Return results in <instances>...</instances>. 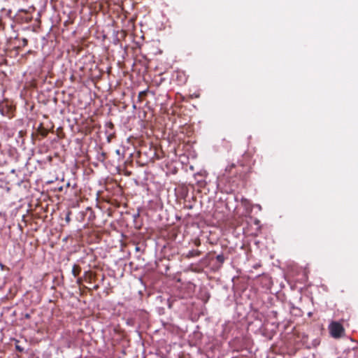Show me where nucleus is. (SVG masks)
Returning <instances> with one entry per match:
<instances>
[{"label":"nucleus","mask_w":358,"mask_h":358,"mask_svg":"<svg viewBox=\"0 0 358 358\" xmlns=\"http://www.w3.org/2000/svg\"><path fill=\"white\" fill-rule=\"evenodd\" d=\"M251 171V156L245 153L236 163H231L225 168L224 176L230 182L238 183L246 180Z\"/></svg>","instance_id":"f257e3e1"},{"label":"nucleus","mask_w":358,"mask_h":358,"mask_svg":"<svg viewBox=\"0 0 358 358\" xmlns=\"http://www.w3.org/2000/svg\"><path fill=\"white\" fill-rule=\"evenodd\" d=\"M329 331L331 337L340 338L345 335V329L342 324L336 321H332L329 325Z\"/></svg>","instance_id":"f03ea898"},{"label":"nucleus","mask_w":358,"mask_h":358,"mask_svg":"<svg viewBox=\"0 0 358 358\" xmlns=\"http://www.w3.org/2000/svg\"><path fill=\"white\" fill-rule=\"evenodd\" d=\"M176 80L178 81L179 85L185 84L187 82V78L182 71L176 72Z\"/></svg>","instance_id":"7ed1b4c3"},{"label":"nucleus","mask_w":358,"mask_h":358,"mask_svg":"<svg viewBox=\"0 0 358 358\" xmlns=\"http://www.w3.org/2000/svg\"><path fill=\"white\" fill-rule=\"evenodd\" d=\"M36 132L38 134L41 135L43 138H45L48 136L49 131L47 129H45L43 127V123H41L36 129Z\"/></svg>","instance_id":"20e7f679"},{"label":"nucleus","mask_w":358,"mask_h":358,"mask_svg":"<svg viewBox=\"0 0 358 358\" xmlns=\"http://www.w3.org/2000/svg\"><path fill=\"white\" fill-rule=\"evenodd\" d=\"M81 272V268L78 264H74L72 268V274L74 277H77Z\"/></svg>","instance_id":"39448f33"},{"label":"nucleus","mask_w":358,"mask_h":358,"mask_svg":"<svg viewBox=\"0 0 358 358\" xmlns=\"http://www.w3.org/2000/svg\"><path fill=\"white\" fill-rule=\"evenodd\" d=\"M201 254V251L199 250H192L189 252L187 257H199Z\"/></svg>","instance_id":"423d86ee"},{"label":"nucleus","mask_w":358,"mask_h":358,"mask_svg":"<svg viewBox=\"0 0 358 358\" xmlns=\"http://www.w3.org/2000/svg\"><path fill=\"white\" fill-rule=\"evenodd\" d=\"M148 90L141 91L139 92L138 96V100L139 102H142L143 98L147 95Z\"/></svg>","instance_id":"0eeeda50"},{"label":"nucleus","mask_w":358,"mask_h":358,"mask_svg":"<svg viewBox=\"0 0 358 358\" xmlns=\"http://www.w3.org/2000/svg\"><path fill=\"white\" fill-rule=\"evenodd\" d=\"M216 260L220 264H222L225 260V257L222 254L218 255L216 257Z\"/></svg>","instance_id":"6e6552de"},{"label":"nucleus","mask_w":358,"mask_h":358,"mask_svg":"<svg viewBox=\"0 0 358 358\" xmlns=\"http://www.w3.org/2000/svg\"><path fill=\"white\" fill-rule=\"evenodd\" d=\"M71 211H69L66 215V218H65V220L67 223H69L70 221H71Z\"/></svg>","instance_id":"1a4fd4ad"},{"label":"nucleus","mask_w":358,"mask_h":358,"mask_svg":"<svg viewBox=\"0 0 358 358\" xmlns=\"http://www.w3.org/2000/svg\"><path fill=\"white\" fill-rule=\"evenodd\" d=\"M85 278H87L89 279V282H90L92 278V274L90 272H85Z\"/></svg>","instance_id":"9d476101"},{"label":"nucleus","mask_w":358,"mask_h":358,"mask_svg":"<svg viewBox=\"0 0 358 358\" xmlns=\"http://www.w3.org/2000/svg\"><path fill=\"white\" fill-rule=\"evenodd\" d=\"M22 45L26 46L28 44V40L25 38H22Z\"/></svg>","instance_id":"9b49d317"},{"label":"nucleus","mask_w":358,"mask_h":358,"mask_svg":"<svg viewBox=\"0 0 358 358\" xmlns=\"http://www.w3.org/2000/svg\"><path fill=\"white\" fill-rule=\"evenodd\" d=\"M194 245L196 246H199L201 245V241L199 238L196 239L194 241Z\"/></svg>","instance_id":"f8f14e48"},{"label":"nucleus","mask_w":358,"mask_h":358,"mask_svg":"<svg viewBox=\"0 0 358 358\" xmlns=\"http://www.w3.org/2000/svg\"><path fill=\"white\" fill-rule=\"evenodd\" d=\"M0 268H1V270H8V268L1 263H0Z\"/></svg>","instance_id":"ddd939ff"},{"label":"nucleus","mask_w":358,"mask_h":358,"mask_svg":"<svg viewBox=\"0 0 358 358\" xmlns=\"http://www.w3.org/2000/svg\"><path fill=\"white\" fill-rule=\"evenodd\" d=\"M18 12H19V13H21V12H22V13H29V10H25V9H20V10H18Z\"/></svg>","instance_id":"4468645a"},{"label":"nucleus","mask_w":358,"mask_h":358,"mask_svg":"<svg viewBox=\"0 0 358 358\" xmlns=\"http://www.w3.org/2000/svg\"><path fill=\"white\" fill-rule=\"evenodd\" d=\"M32 20V17H28L26 18V22H30Z\"/></svg>","instance_id":"2eb2a0df"},{"label":"nucleus","mask_w":358,"mask_h":358,"mask_svg":"<svg viewBox=\"0 0 358 358\" xmlns=\"http://www.w3.org/2000/svg\"><path fill=\"white\" fill-rule=\"evenodd\" d=\"M16 348H17V350L18 351H20V352H22V351L23 350V349H22V348H20V346H18V345H17V346H16Z\"/></svg>","instance_id":"dca6fc26"},{"label":"nucleus","mask_w":358,"mask_h":358,"mask_svg":"<svg viewBox=\"0 0 358 358\" xmlns=\"http://www.w3.org/2000/svg\"><path fill=\"white\" fill-rule=\"evenodd\" d=\"M99 286L98 285H94V286L93 289H94V290H97V289H99Z\"/></svg>","instance_id":"f3484780"},{"label":"nucleus","mask_w":358,"mask_h":358,"mask_svg":"<svg viewBox=\"0 0 358 358\" xmlns=\"http://www.w3.org/2000/svg\"><path fill=\"white\" fill-rule=\"evenodd\" d=\"M81 281H82V279L81 278H78V280H77L78 284L80 285L81 283Z\"/></svg>","instance_id":"a211bd4d"},{"label":"nucleus","mask_w":358,"mask_h":358,"mask_svg":"<svg viewBox=\"0 0 358 358\" xmlns=\"http://www.w3.org/2000/svg\"><path fill=\"white\" fill-rule=\"evenodd\" d=\"M113 123H111V122H110V123L109 124V127H113Z\"/></svg>","instance_id":"6ab92c4d"},{"label":"nucleus","mask_w":358,"mask_h":358,"mask_svg":"<svg viewBox=\"0 0 358 358\" xmlns=\"http://www.w3.org/2000/svg\"><path fill=\"white\" fill-rule=\"evenodd\" d=\"M66 186L70 187V182H67Z\"/></svg>","instance_id":"aec40b11"},{"label":"nucleus","mask_w":358,"mask_h":358,"mask_svg":"<svg viewBox=\"0 0 358 358\" xmlns=\"http://www.w3.org/2000/svg\"><path fill=\"white\" fill-rule=\"evenodd\" d=\"M25 317H26L27 318H29V315L27 314Z\"/></svg>","instance_id":"412c9836"}]
</instances>
